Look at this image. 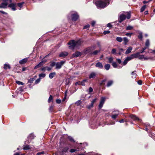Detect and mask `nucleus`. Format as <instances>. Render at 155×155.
<instances>
[{
    "instance_id": "8fccbe9b",
    "label": "nucleus",
    "mask_w": 155,
    "mask_h": 155,
    "mask_svg": "<svg viewBox=\"0 0 155 155\" xmlns=\"http://www.w3.org/2000/svg\"><path fill=\"white\" fill-rule=\"evenodd\" d=\"M78 151V150H77V149H71L70 150V152H71V153H73L75 151Z\"/></svg>"
},
{
    "instance_id": "9b49d317",
    "label": "nucleus",
    "mask_w": 155,
    "mask_h": 155,
    "mask_svg": "<svg viewBox=\"0 0 155 155\" xmlns=\"http://www.w3.org/2000/svg\"><path fill=\"white\" fill-rule=\"evenodd\" d=\"M96 75L97 74L96 73L94 72H92L89 74V78L90 79L94 78L95 77Z\"/></svg>"
},
{
    "instance_id": "f3484780",
    "label": "nucleus",
    "mask_w": 155,
    "mask_h": 155,
    "mask_svg": "<svg viewBox=\"0 0 155 155\" xmlns=\"http://www.w3.org/2000/svg\"><path fill=\"white\" fill-rule=\"evenodd\" d=\"M132 49V48L131 47H129L127 49V50H126V52H125L126 54H127L130 53L131 52Z\"/></svg>"
},
{
    "instance_id": "6e6d98bb",
    "label": "nucleus",
    "mask_w": 155,
    "mask_h": 155,
    "mask_svg": "<svg viewBox=\"0 0 155 155\" xmlns=\"http://www.w3.org/2000/svg\"><path fill=\"white\" fill-rule=\"evenodd\" d=\"M97 100L96 98H95L94 100H93L91 102V106H93V104L94 103H95V102L96 101V100Z\"/></svg>"
},
{
    "instance_id": "aec40b11",
    "label": "nucleus",
    "mask_w": 155,
    "mask_h": 155,
    "mask_svg": "<svg viewBox=\"0 0 155 155\" xmlns=\"http://www.w3.org/2000/svg\"><path fill=\"white\" fill-rule=\"evenodd\" d=\"M123 43L124 45H126L127 44V43L128 42L129 40L127 37H124L123 38Z\"/></svg>"
},
{
    "instance_id": "680f3d73",
    "label": "nucleus",
    "mask_w": 155,
    "mask_h": 155,
    "mask_svg": "<svg viewBox=\"0 0 155 155\" xmlns=\"http://www.w3.org/2000/svg\"><path fill=\"white\" fill-rule=\"evenodd\" d=\"M116 60L117 62L119 64H121L122 62L121 61L120 59L117 58L116 59Z\"/></svg>"
},
{
    "instance_id": "13d9d810",
    "label": "nucleus",
    "mask_w": 155,
    "mask_h": 155,
    "mask_svg": "<svg viewBox=\"0 0 155 155\" xmlns=\"http://www.w3.org/2000/svg\"><path fill=\"white\" fill-rule=\"evenodd\" d=\"M132 34H133V33H127L125 35L127 36H129L130 37Z\"/></svg>"
},
{
    "instance_id": "6e6552de",
    "label": "nucleus",
    "mask_w": 155,
    "mask_h": 155,
    "mask_svg": "<svg viewBox=\"0 0 155 155\" xmlns=\"http://www.w3.org/2000/svg\"><path fill=\"white\" fill-rule=\"evenodd\" d=\"M79 17V16L77 13L72 14V18L73 21H76Z\"/></svg>"
},
{
    "instance_id": "338daca9",
    "label": "nucleus",
    "mask_w": 155,
    "mask_h": 155,
    "mask_svg": "<svg viewBox=\"0 0 155 155\" xmlns=\"http://www.w3.org/2000/svg\"><path fill=\"white\" fill-rule=\"evenodd\" d=\"M93 90L92 88L91 87H90L89 89V93L92 92L93 91Z\"/></svg>"
},
{
    "instance_id": "a211bd4d",
    "label": "nucleus",
    "mask_w": 155,
    "mask_h": 155,
    "mask_svg": "<svg viewBox=\"0 0 155 155\" xmlns=\"http://www.w3.org/2000/svg\"><path fill=\"white\" fill-rule=\"evenodd\" d=\"M56 75V73L55 72L51 73L49 74V77L50 79H52Z\"/></svg>"
},
{
    "instance_id": "4468645a",
    "label": "nucleus",
    "mask_w": 155,
    "mask_h": 155,
    "mask_svg": "<svg viewBox=\"0 0 155 155\" xmlns=\"http://www.w3.org/2000/svg\"><path fill=\"white\" fill-rule=\"evenodd\" d=\"M8 5L7 3L2 2L0 4V8H6Z\"/></svg>"
},
{
    "instance_id": "bb28decb",
    "label": "nucleus",
    "mask_w": 155,
    "mask_h": 155,
    "mask_svg": "<svg viewBox=\"0 0 155 155\" xmlns=\"http://www.w3.org/2000/svg\"><path fill=\"white\" fill-rule=\"evenodd\" d=\"M113 83V81H110L108 82L107 86V87H109Z\"/></svg>"
},
{
    "instance_id": "f704fd0d",
    "label": "nucleus",
    "mask_w": 155,
    "mask_h": 155,
    "mask_svg": "<svg viewBox=\"0 0 155 155\" xmlns=\"http://www.w3.org/2000/svg\"><path fill=\"white\" fill-rule=\"evenodd\" d=\"M146 8V5H144L142 6L140 9V12H143L145 9Z\"/></svg>"
},
{
    "instance_id": "7ed1b4c3",
    "label": "nucleus",
    "mask_w": 155,
    "mask_h": 155,
    "mask_svg": "<svg viewBox=\"0 0 155 155\" xmlns=\"http://www.w3.org/2000/svg\"><path fill=\"white\" fill-rule=\"evenodd\" d=\"M126 14L127 15V16L126 15L122 14L120 16L119 18L118 19V21L121 23L122 21L124 20L126 18H127L128 19L130 18V15L128 13H127Z\"/></svg>"
},
{
    "instance_id": "37998d69",
    "label": "nucleus",
    "mask_w": 155,
    "mask_h": 155,
    "mask_svg": "<svg viewBox=\"0 0 155 155\" xmlns=\"http://www.w3.org/2000/svg\"><path fill=\"white\" fill-rule=\"evenodd\" d=\"M112 65L114 68H117V64L115 62H113L112 63Z\"/></svg>"
},
{
    "instance_id": "58836bf2",
    "label": "nucleus",
    "mask_w": 155,
    "mask_h": 155,
    "mask_svg": "<svg viewBox=\"0 0 155 155\" xmlns=\"http://www.w3.org/2000/svg\"><path fill=\"white\" fill-rule=\"evenodd\" d=\"M24 2H21V3H18V5L19 7H20V8H21L22 7L23 5L24 4Z\"/></svg>"
},
{
    "instance_id": "bf43d9fd",
    "label": "nucleus",
    "mask_w": 155,
    "mask_h": 155,
    "mask_svg": "<svg viewBox=\"0 0 155 155\" xmlns=\"http://www.w3.org/2000/svg\"><path fill=\"white\" fill-rule=\"evenodd\" d=\"M61 100L57 99L56 100V102L58 104L61 103Z\"/></svg>"
},
{
    "instance_id": "864d4df0",
    "label": "nucleus",
    "mask_w": 155,
    "mask_h": 155,
    "mask_svg": "<svg viewBox=\"0 0 155 155\" xmlns=\"http://www.w3.org/2000/svg\"><path fill=\"white\" fill-rule=\"evenodd\" d=\"M128 61L126 58L124 60V61L123 63V65H126L127 64Z\"/></svg>"
},
{
    "instance_id": "2eb2a0df",
    "label": "nucleus",
    "mask_w": 155,
    "mask_h": 155,
    "mask_svg": "<svg viewBox=\"0 0 155 155\" xmlns=\"http://www.w3.org/2000/svg\"><path fill=\"white\" fill-rule=\"evenodd\" d=\"M95 66L100 68H103V65L101 63L98 62L95 64Z\"/></svg>"
},
{
    "instance_id": "4c0bfd02",
    "label": "nucleus",
    "mask_w": 155,
    "mask_h": 155,
    "mask_svg": "<svg viewBox=\"0 0 155 155\" xmlns=\"http://www.w3.org/2000/svg\"><path fill=\"white\" fill-rule=\"evenodd\" d=\"M4 2L7 3L8 5L9 3H10L12 2V0H2Z\"/></svg>"
},
{
    "instance_id": "ddd939ff",
    "label": "nucleus",
    "mask_w": 155,
    "mask_h": 155,
    "mask_svg": "<svg viewBox=\"0 0 155 155\" xmlns=\"http://www.w3.org/2000/svg\"><path fill=\"white\" fill-rule=\"evenodd\" d=\"M130 117L132 119L135 120H139V121H141V120L139 119L138 117H137L134 115H130Z\"/></svg>"
},
{
    "instance_id": "49530a36",
    "label": "nucleus",
    "mask_w": 155,
    "mask_h": 155,
    "mask_svg": "<svg viewBox=\"0 0 155 155\" xmlns=\"http://www.w3.org/2000/svg\"><path fill=\"white\" fill-rule=\"evenodd\" d=\"M68 149L69 148L68 147H65L63 149V151L64 152H67L68 151Z\"/></svg>"
},
{
    "instance_id": "a878e982",
    "label": "nucleus",
    "mask_w": 155,
    "mask_h": 155,
    "mask_svg": "<svg viewBox=\"0 0 155 155\" xmlns=\"http://www.w3.org/2000/svg\"><path fill=\"white\" fill-rule=\"evenodd\" d=\"M68 139L71 142H75V141L73 139L72 137L71 136H68Z\"/></svg>"
},
{
    "instance_id": "c85d7f7f",
    "label": "nucleus",
    "mask_w": 155,
    "mask_h": 155,
    "mask_svg": "<svg viewBox=\"0 0 155 155\" xmlns=\"http://www.w3.org/2000/svg\"><path fill=\"white\" fill-rule=\"evenodd\" d=\"M150 128V126L149 124H147L146 126V128L145 130L146 131H148V130H149V129Z\"/></svg>"
},
{
    "instance_id": "c9c22d12",
    "label": "nucleus",
    "mask_w": 155,
    "mask_h": 155,
    "mask_svg": "<svg viewBox=\"0 0 155 155\" xmlns=\"http://www.w3.org/2000/svg\"><path fill=\"white\" fill-rule=\"evenodd\" d=\"M30 149V147L29 145H26L23 147V149L24 150H27Z\"/></svg>"
},
{
    "instance_id": "4d7b16f0",
    "label": "nucleus",
    "mask_w": 155,
    "mask_h": 155,
    "mask_svg": "<svg viewBox=\"0 0 155 155\" xmlns=\"http://www.w3.org/2000/svg\"><path fill=\"white\" fill-rule=\"evenodd\" d=\"M144 58V56L143 55H139L138 56V58L140 59H142L143 58Z\"/></svg>"
},
{
    "instance_id": "79ce46f5",
    "label": "nucleus",
    "mask_w": 155,
    "mask_h": 155,
    "mask_svg": "<svg viewBox=\"0 0 155 155\" xmlns=\"http://www.w3.org/2000/svg\"><path fill=\"white\" fill-rule=\"evenodd\" d=\"M16 84L18 85H23L24 84V83H23L18 81H16Z\"/></svg>"
},
{
    "instance_id": "c756f323",
    "label": "nucleus",
    "mask_w": 155,
    "mask_h": 155,
    "mask_svg": "<svg viewBox=\"0 0 155 155\" xmlns=\"http://www.w3.org/2000/svg\"><path fill=\"white\" fill-rule=\"evenodd\" d=\"M133 56H132V55H131L130 56L127 57L126 58V59H127V60L128 61H129L131 59H133Z\"/></svg>"
},
{
    "instance_id": "603ef678",
    "label": "nucleus",
    "mask_w": 155,
    "mask_h": 155,
    "mask_svg": "<svg viewBox=\"0 0 155 155\" xmlns=\"http://www.w3.org/2000/svg\"><path fill=\"white\" fill-rule=\"evenodd\" d=\"M113 60V58L112 57H110V58H109L108 61H109V62L110 63H112Z\"/></svg>"
},
{
    "instance_id": "e2e57ef3",
    "label": "nucleus",
    "mask_w": 155,
    "mask_h": 155,
    "mask_svg": "<svg viewBox=\"0 0 155 155\" xmlns=\"http://www.w3.org/2000/svg\"><path fill=\"white\" fill-rule=\"evenodd\" d=\"M110 32V31H104L103 34L104 35H106L107 34H109Z\"/></svg>"
},
{
    "instance_id": "3c124183",
    "label": "nucleus",
    "mask_w": 155,
    "mask_h": 155,
    "mask_svg": "<svg viewBox=\"0 0 155 155\" xmlns=\"http://www.w3.org/2000/svg\"><path fill=\"white\" fill-rule=\"evenodd\" d=\"M29 138L32 139L34 138V136L33 134H31L29 136Z\"/></svg>"
},
{
    "instance_id": "cd10ccee",
    "label": "nucleus",
    "mask_w": 155,
    "mask_h": 155,
    "mask_svg": "<svg viewBox=\"0 0 155 155\" xmlns=\"http://www.w3.org/2000/svg\"><path fill=\"white\" fill-rule=\"evenodd\" d=\"M53 101V97L51 95H50L49 97V98L48 100V102L50 103L51 102H52Z\"/></svg>"
},
{
    "instance_id": "f257e3e1",
    "label": "nucleus",
    "mask_w": 155,
    "mask_h": 155,
    "mask_svg": "<svg viewBox=\"0 0 155 155\" xmlns=\"http://www.w3.org/2000/svg\"><path fill=\"white\" fill-rule=\"evenodd\" d=\"M82 42L80 40L75 41L72 40L70 41L68 43V45H69V48L71 49H73L74 48H78L81 45Z\"/></svg>"
},
{
    "instance_id": "ea45409f",
    "label": "nucleus",
    "mask_w": 155,
    "mask_h": 155,
    "mask_svg": "<svg viewBox=\"0 0 155 155\" xmlns=\"http://www.w3.org/2000/svg\"><path fill=\"white\" fill-rule=\"evenodd\" d=\"M81 103V100H79L77 101L75 103V104H76L77 106H79L80 105Z\"/></svg>"
},
{
    "instance_id": "09e8293b",
    "label": "nucleus",
    "mask_w": 155,
    "mask_h": 155,
    "mask_svg": "<svg viewBox=\"0 0 155 155\" xmlns=\"http://www.w3.org/2000/svg\"><path fill=\"white\" fill-rule=\"evenodd\" d=\"M132 77L133 78H135L136 77V74L135 73V72H134V71H133L132 73Z\"/></svg>"
},
{
    "instance_id": "20e7f679",
    "label": "nucleus",
    "mask_w": 155,
    "mask_h": 155,
    "mask_svg": "<svg viewBox=\"0 0 155 155\" xmlns=\"http://www.w3.org/2000/svg\"><path fill=\"white\" fill-rule=\"evenodd\" d=\"M65 63V61H62L60 62H58L55 64V69H59L61 68L62 66Z\"/></svg>"
},
{
    "instance_id": "a18cd8bd",
    "label": "nucleus",
    "mask_w": 155,
    "mask_h": 155,
    "mask_svg": "<svg viewBox=\"0 0 155 155\" xmlns=\"http://www.w3.org/2000/svg\"><path fill=\"white\" fill-rule=\"evenodd\" d=\"M35 80L34 78H30L28 80V82L29 83H32L33 81Z\"/></svg>"
},
{
    "instance_id": "393cba45",
    "label": "nucleus",
    "mask_w": 155,
    "mask_h": 155,
    "mask_svg": "<svg viewBox=\"0 0 155 155\" xmlns=\"http://www.w3.org/2000/svg\"><path fill=\"white\" fill-rule=\"evenodd\" d=\"M116 40L119 42H121L123 41V38L120 37H117L116 38Z\"/></svg>"
},
{
    "instance_id": "9d476101",
    "label": "nucleus",
    "mask_w": 155,
    "mask_h": 155,
    "mask_svg": "<svg viewBox=\"0 0 155 155\" xmlns=\"http://www.w3.org/2000/svg\"><path fill=\"white\" fill-rule=\"evenodd\" d=\"M81 52L78 51H77L73 54L72 55V58H76L77 57L81 56Z\"/></svg>"
},
{
    "instance_id": "412c9836",
    "label": "nucleus",
    "mask_w": 155,
    "mask_h": 155,
    "mask_svg": "<svg viewBox=\"0 0 155 155\" xmlns=\"http://www.w3.org/2000/svg\"><path fill=\"white\" fill-rule=\"evenodd\" d=\"M3 68L5 69H7V68L10 69L11 67L9 64H4Z\"/></svg>"
},
{
    "instance_id": "b1692460",
    "label": "nucleus",
    "mask_w": 155,
    "mask_h": 155,
    "mask_svg": "<svg viewBox=\"0 0 155 155\" xmlns=\"http://www.w3.org/2000/svg\"><path fill=\"white\" fill-rule=\"evenodd\" d=\"M46 74L45 73H41L39 74V78H44L45 77Z\"/></svg>"
},
{
    "instance_id": "4be33fe9",
    "label": "nucleus",
    "mask_w": 155,
    "mask_h": 155,
    "mask_svg": "<svg viewBox=\"0 0 155 155\" xmlns=\"http://www.w3.org/2000/svg\"><path fill=\"white\" fill-rule=\"evenodd\" d=\"M100 51V50H95L93 52H91L90 53V54H93V55H96L98 53H99Z\"/></svg>"
},
{
    "instance_id": "423d86ee",
    "label": "nucleus",
    "mask_w": 155,
    "mask_h": 155,
    "mask_svg": "<svg viewBox=\"0 0 155 155\" xmlns=\"http://www.w3.org/2000/svg\"><path fill=\"white\" fill-rule=\"evenodd\" d=\"M106 98L104 97H101V100L99 105V108L101 109L103 107Z\"/></svg>"
},
{
    "instance_id": "473e14b6",
    "label": "nucleus",
    "mask_w": 155,
    "mask_h": 155,
    "mask_svg": "<svg viewBox=\"0 0 155 155\" xmlns=\"http://www.w3.org/2000/svg\"><path fill=\"white\" fill-rule=\"evenodd\" d=\"M111 53L113 54H117L116 49L115 48H113L112 49L111 51Z\"/></svg>"
},
{
    "instance_id": "5701e85b",
    "label": "nucleus",
    "mask_w": 155,
    "mask_h": 155,
    "mask_svg": "<svg viewBox=\"0 0 155 155\" xmlns=\"http://www.w3.org/2000/svg\"><path fill=\"white\" fill-rule=\"evenodd\" d=\"M104 68L106 70H108L110 68V65L108 64H106L104 66Z\"/></svg>"
},
{
    "instance_id": "6ab92c4d",
    "label": "nucleus",
    "mask_w": 155,
    "mask_h": 155,
    "mask_svg": "<svg viewBox=\"0 0 155 155\" xmlns=\"http://www.w3.org/2000/svg\"><path fill=\"white\" fill-rule=\"evenodd\" d=\"M140 54V52H137V53L132 54L134 58H136L137 57L138 58V56Z\"/></svg>"
},
{
    "instance_id": "de8ad7c7",
    "label": "nucleus",
    "mask_w": 155,
    "mask_h": 155,
    "mask_svg": "<svg viewBox=\"0 0 155 155\" xmlns=\"http://www.w3.org/2000/svg\"><path fill=\"white\" fill-rule=\"evenodd\" d=\"M150 45L149 41L148 39H147L146 41L145 45L146 46H149Z\"/></svg>"
},
{
    "instance_id": "a19ab883",
    "label": "nucleus",
    "mask_w": 155,
    "mask_h": 155,
    "mask_svg": "<svg viewBox=\"0 0 155 155\" xmlns=\"http://www.w3.org/2000/svg\"><path fill=\"white\" fill-rule=\"evenodd\" d=\"M119 114V113L117 114H115L113 115H112L111 117L112 118L114 119H115L117 117L118 115Z\"/></svg>"
},
{
    "instance_id": "052dcab7",
    "label": "nucleus",
    "mask_w": 155,
    "mask_h": 155,
    "mask_svg": "<svg viewBox=\"0 0 155 155\" xmlns=\"http://www.w3.org/2000/svg\"><path fill=\"white\" fill-rule=\"evenodd\" d=\"M56 64V63H55V62H53L51 63L50 65L52 67H53L54 66V65H55Z\"/></svg>"
},
{
    "instance_id": "774afa93",
    "label": "nucleus",
    "mask_w": 155,
    "mask_h": 155,
    "mask_svg": "<svg viewBox=\"0 0 155 155\" xmlns=\"http://www.w3.org/2000/svg\"><path fill=\"white\" fill-rule=\"evenodd\" d=\"M137 83L139 85H141L142 84V81L140 80L138 81H137Z\"/></svg>"
},
{
    "instance_id": "1a4fd4ad",
    "label": "nucleus",
    "mask_w": 155,
    "mask_h": 155,
    "mask_svg": "<svg viewBox=\"0 0 155 155\" xmlns=\"http://www.w3.org/2000/svg\"><path fill=\"white\" fill-rule=\"evenodd\" d=\"M51 70V68L48 67L47 66L44 67H42L40 69V70L42 71L45 72L46 71V70H48V71H50Z\"/></svg>"
},
{
    "instance_id": "f8f14e48",
    "label": "nucleus",
    "mask_w": 155,
    "mask_h": 155,
    "mask_svg": "<svg viewBox=\"0 0 155 155\" xmlns=\"http://www.w3.org/2000/svg\"><path fill=\"white\" fill-rule=\"evenodd\" d=\"M8 7L11 8L12 9L13 11H15V5L14 3H12L9 5Z\"/></svg>"
},
{
    "instance_id": "7c9ffc66",
    "label": "nucleus",
    "mask_w": 155,
    "mask_h": 155,
    "mask_svg": "<svg viewBox=\"0 0 155 155\" xmlns=\"http://www.w3.org/2000/svg\"><path fill=\"white\" fill-rule=\"evenodd\" d=\"M87 81V80L86 79L83 80L81 82V85L84 86L85 85V83Z\"/></svg>"
},
{
    "instance_id": "c03bdc74",
    "label": "nucleus",
    "mask_w": 155,
    "mask_h": 155,
    "mask_svg": "<svg viewBox=\"0 0 155 155\" xmlns=\"http://www.w3.org/2000/svg\"><path fill=\"white\" fill-rule=\"evenodd\" d=\"M41 78H39L38 79H37L35 81V84H38V83H39L40 81H41Z\"/></svg>"
},
{
    "instance_id": "39448f33",
    "label": "nucleus",
    "mask_w": 155,
    "mask_h": 155,
    "mask_svg": "<svg viewBox=\"0 0 155 155\" xmlns=\"http://www.w3.org/2000/svg\"><path fill=\"white\" fill-rule=\"evenodd\" d=\"M46 60H42L38 64L35 66L34 69H36L42 66L46 62Z\"/></svg>"
},
{
    "instance_id": "dca6fc26",
    "label": "nucleus",
    "mask_w": 155,
    "mask_h": 155,
    "mask_svg": "<svg viewBox=\"0 0 155 155\" xmlns=\"http://www.w3.org/2000/svg\"><path fill=\"white\" fill-rule=\"evenodd\" d=\"M28 61L27 58H25L19 61V63L21 64H23L25 63Z\"/></svg>"
},
{
    "instance_id": "72a5a7b5",
    "label": "nucleus",
    "mask_w": 155,
    "mask_h": 155,
    "mask_svg": "<svg viewBox=\"0 0 155 155\" xmlns=\"http://www.w3.org/2000/svg\"><path fill=\"white\" fill-rule=\"evenodd\" d=\"M133 28V26L130 25H129L126 28V30H131Z\"/></svg>"
},
{
    "instance_id": "2f4dec72",
    "label": "nucleus",
    "mask_w": 155,
    "mask_h": 155,
    "mask_svg": "<svg viewBox=\"0 0 155 155\" xmlns=\"http://www.w3.org/2000/svg\"><path fill=\"white\" fill-rule=\"evenodd\" d=\"M138 37L141 40L142 39L143 36H142V33L141 32H139V35L138 36Z\"/></svg>"
},
{
    "instance_id": "0eeeda50",
    "label": "nucleus",
    "mask_w": 155,
    "mask_h": 155,
    "mask_svg": "<svg viewBox=\"0 0 155 155\" xmlns=\"http://www.w3.org/2000/svg\"><path fill=\"white\" fill-rule=\"evenodd\" d=\"M68 55V53L67 52L63 51L61 52L59 54V57L62 58H65Z\"/></svg>"
},
{
    "instance_id": "69168bd1",
    "label": "nucleus",
    "mask_w": 155,
    "mask_h": 155,
    "mask_svg": "<svg viewBox=\"0 0 155 155\" xmlns=\"http://www.w3.org/2000/svg\"><path fill=\"white\" fill-rule=\"evenodd\" d=\"M67 92V91L65 92V96L64 97V98L63 99L62 101H65V99H66V93Z\"/></svg>"
},
{
    "instance_id": "f03ea898",
    "label": "nucleus",
    "mask_w": 155,
    "mask_h": 155,
    "mask_svg": "<svg viewBox=\"0 0 155 155\" xmlns=\"http://www.w3.org/2000/svg\"><path fill=\"white\" fill-rule=\"evenodd\" d=\"M96 5L100 8H104L109 4V0H100L95 2Z\"/></svg>"
},
{
    "instance_id": "0e129e2a",
    "label": "nucleus",
    "mask_w": 155,
    "mask_h": 155,
    "mask_svg": "<svg viewBox=\"0 0 155 155\" xmlns=\"http://www.w3.org/2000/svg\"><path fill=\"white\" fill-rule=\"evenodd\" d=\"M44 153V151H42L41 152H39L37 153V155H39L41 154H43Z\"/></svg>"
},
{
    "instance_id": "5fc2aeb1",
    "label": "nucleus",
    "mask_w": 155,
    "mask_h": 155,
    "mask_svg": "<svg viewBox=\"0 0 155 155\" xmlns=\"http://www.w3.org/2000/svg\"><path fill=\"white\" fill-rule=\"evenodd\" d=\"M90 27V25H87L84 26L83 28L84 29H88Z\"/></svg>"
},
{
    "instance_id": "e433bc0d",
    "label": "nucleus",
    "mask_w": 155,
    "mask_h": 155,
    "mask_svg": "<svg viewBox=\"0 0 155 155\" xmlns=\"http://www.w3.org/2000/svg\"><path fill=\"white\" fill-rule=\"evenodd\" d=\"M119 50L118 54L119 55H120L121 54L122 52L124 51V50L123 48H119Z\"/></svg>"
}]
</instances>
